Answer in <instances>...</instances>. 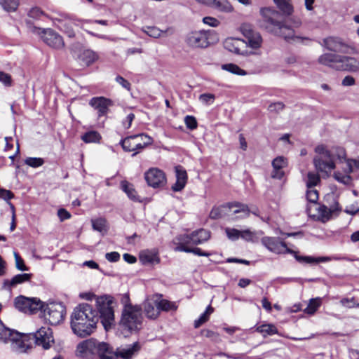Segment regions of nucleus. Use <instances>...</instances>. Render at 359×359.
<instances>
[{"mask_svg": "<svg viewBox=\"0 0 359 359\" xmlns=\"http://www.w3.org/2000/svg\"><path fill=\"white\" fill-rule=\"evenodd\" d=\"M98 313L88 304L77 306L71 316L73 332L80 337H86L93 333L100 318Z\"/></svg>", "mask_w": 359, "mask_h": 359, "instance_id": "nucleus-1", "label": "nucleus"}, {"mask_svg": "<svg viewBox=\"0 0 359 359\" xmlns=\"http://www.w3.org/2000/svg\"><path fill=\"white\" fill-rule=\"evenodd\" d=\"M262 17V26L269 32L283 36L285 39L295 37L294 29L281 18L280 13L270 7L260 9Z\"/></svg>", "mask_w": 359, "mask_h": 359, "instance_id": "nucleus-2", "label": "nucleus"}, {"mask_svg": "<svg viewBox=\"0 0 359 359\" xmlns=\"http://www.w3.org/2000/svg\"><path fill=\"white\" fill-rule=\"evenodd\" d=\"M143 317L142 308L138 305L123 309L118 330L125 337L137 332L142 327Z\"/></svg>", "mask_w": 359, "mask_h": 359, "instance_id": "nucleus-3", "label": "nucleus"}, {"mask_svg": "<svg viewBox=\"0 0 359 359\" xmlns=\"http://www.w3.org/2000/svg\"><path fill=\"white\" fill-rule=\"evenodd\" d=\"M82 297L88 300L95 298L96 306L97 311L100 314L101 323L107 331L111 329L115 322L114 308L116 303L114 301V298L109 295L95 297L92 293L82 294Z\"/></svg>", "mask_w": 359, "mask_h": 359, "instance_id": "nucleus-4", "label": "nucleus"}, {"mask_svg": "<svg viewBox=\"0 0 359 359\" xmlns=\"http://www.w3.org/2000/svg\"><path fill=\"white\" fill-rule=\"evenodd\" d=\"M315 152L316 154L313 160L314 167L322 177L327 178L336 168L334 155L322 144L315 148Z\"/></svg>", "mask_w": 359, "mask_h": 359, "instance_id": "nucleus-5", "label": "nucleus"}, {"mask_svg": "<svg viewBox=\"0 0 359 359\" xmlns=\"http://www.w3.org/2000/svg\"><path fill=\"white\" fill-rule=\"evenodd\" d=\"M331 197L333 202L330 205V208L320 204L307 205L306 212L308 215L323 223L330 220L332 214L340 211V207L336 197L334 195H332Z\"/></svg>", "mask_w": 359, "mask_h": 359, "instance_id": "nucleus-6", "label": "nucleus"}, {"mask_svg": "<svg viewBox=\"0 0 359 359\" xmlns=\"http://www.w3.org/2000/svg\"><path fill=\"white\" fill-rule=\"evenodd\" d=\"M240 31L245 38V39H243L244 48L248 47L252 50L248 51V55L257 54L263 43L260 33L253 29L252 26L248 23L242 24L240 27Z\"/></svg>", "mask_w": 359, "mask_h": 359, "instance_id": "nucleus-7", "label": "nucleus"}, {"mask_svg": "<svg viewBox=\"0 0 359 359\" xmlns=\"http://www.w3.org/2000/svg\"><path fill=\"white\" fill-rule=\"evenodd\" d=\"M46 321L50 325H58L64 320L66 314L65 306L60 302H48L40 309Z\"/></svg>", "mask_w": 359, "mask_h": 359, "instance_id": "nucleus-8", "label": "nucleus"}, {"mask_svg": "<svg viewBox=\"0 0 359 359\" xmlns=\"http://www.w3.org/2000/svg\"><path fill=\"white\" fill-rule=\"evenodd\" d=\"M152 142L151 137L142 133L126 137L121 142V144L124 151H134L133 156H135Z\"/></svg>", "mask_w": 359, "mask_h": 359, "instance_id": "nucleus-9", "label": "nucleus"}, {"mask_svg": "<svg viewBox=\"0 0 359 359\" xmlns=\"http://www.w3.org/2000/svg\"><path fill=\"white\" fill-rule=\"evenodd\" d=\"M11 349L18 354L26 353L32 349L31 335L15 331L9 341Z\"/></svg>", "mask_w": 359, "mask_h": 359, "instance_id": "nucleus-10", "label": "nucleus"}, {"mask_svg": "<svg viewBox=\"0 0 359 359\" xmlns=\"http://www.w3.org/2000/svg\"><path fill=\"white\" fill-rule=\"evenodd\" d=\"M15 308L25 313H34L44 306V302L36 297L19 296L15 299Z\"/></svg>", "mask_w": 359, "mask_h": 359, "instance_id": "nucleus-11", "label": "nucleus"}, {"mask_svg": "<svg viewBox=\"0 0 359 359\" xmlns=\"http://www.w3.org/2000/svg\"><path fill=\"white\" fill-rule=\"evenodd\" d=\"M29 335H31V340H34L35 345L41 346L44 350L49 349L55 342L53 331L48 327H41L36 332Z\"/></svg>", "mask_w": 359, "mask_h": 359, "instance_id": "nucleus-12", "label": "nucleus"}, {"mask_svg": "<svg viewBox=\"0 0 359 359\" xmlns=\"http://www.w3.org/2000/svg\"><path fill=\"white\" fill-rule=\"evenodd\" d=\"M55 24L57 27L67 34V35L72 38L75 36V33L72 28V25H79V23L88 22L87 20H79L72 18L65 13H59L57 17L54 18Z\"/></svg>", "mask_w": 359, "mask_h": 359, "instance_id": "nucleus-13", "label": "nucleus"}, {"mask_svg": "<svg viewBox=\"0 0 359 359\" xmlns=\"http://www.w3.org/2000/svg\"><path fill=\"white\" fill-rule=\"evenodd\" d=\"M97 339L90 338L79 343L75 355L81 359H93L96 357Z\"/></svg>", "mask_w": 359, "mask_h": 359, "instance_id": "nucleus-14", "label": "nucleus"}, {"mask_svg": "<svg viewBox=\"0 0 359 359\" xmlns=\"http://www.w3.org/2000/svg\"><path fill=\"white\" fill-rule=\"evenodd\" d=\"M223 208L227 209L225 211V218L231 221L248 217L250 214L248 206L240 203H229L223 205Z\"/></svg>", "mask_w": 359, "mask_h": 359, "instance_id": "nucleus-15", "label": "nucleus"}, {"mask_svg": "<svg viewBox=\"0 0 359 359\" xmlns=\"http://www.w3.org/2000/svg\"><path fill=\"white\" fill-rule=\"evenodd\" d=\"M210 237V232L201 229L192 232L190 235H180L175 238V242L183 243L184 244L198 245L207 241Z\"/></svg>", "mask_w": 359, "mask_h": 359, "instance_id": "nucleus-16", "label": "nucleus"}, {"mask_svg": "<svg viewBox=\"0 0 359 359\" xmlns=\"http://www.w3.org/2000/svg\"><path fill=\"white\" fill-rule=\"evenodd\" d=\"M186 43L193 48H206L208 44V34L204 30L192 31L187 34Z\"/></svg>", "mask_w": 359, "mask_h": 359, "instance_id": "nucleus-17", "label": "nucleus"}, {"mask_svg": "<svg viewBox=\"0 0 359 359\" xmlns=\"http://www.w3.org/2000/svg\"><path fill=\"white\" fill-rule=\"evenodd\" d=\"M262 245L269 251L276 254H294L295 252L287 247L285 242L280 241L278 238L263 237L261 240Z\"/></svg>", "mask_w": 359, "mask_h": 359, "instance_id": "nucleus-18", "label": "nucleus"}, {"mask_svg": "<svg viewBox=\"0 0 359 359\" xmlns=\"http://www.w3.org/2000/svg\"><path fill=\"white\" fill-rule=\"evenodd\" d=\"M144 179L149 187L160 188L166 184L164 172L157 168H151L144 173Z\"/></svg>", "mask_w": 359, "mask_h": 359, "instance_id": "nucleus-19", "label": "nucleus"}, {"mask_svg": "<svg viewBox=\"0 0 359 359\" xmlns=\"http://www.w3.org/2000/svg\"><path fill=\"white\" fill-rule=\"evenodd\" d=\"M159 294L148 296L143 303V309L146 316L152 320L156 319L160 315Z\"/></svg>", "mask_w": 359, "mask_h": 359, "instance_id": "nucleus-20", "label": "nucleus"}, {"mask_svg": "<svg viewBox=\"0 0 359 359\" xmlns=\"http://www.w3.org/2000/svg\"><path fill=\"white\" fill-rule=\"evenodd\" d=\"M41 33L43 41L49 46L55 49H61L65 46L62 37L53 29H43Z\"/></svg>", "mask_w": 359, "mask_h": 359, "instance_id": "nucleus-21", "label": "nucleus"}, {"mask_svg": "<svg viewBox=\"0 0 359 359\" xmlns=\"http://www.w3.org/2000/svg\"><path fill=\"white\" fill-rule=\"evenodd\" d=\"M224 47L228 51L241 55H248V50L244 49V41L239 38L229 37L224 43Z\"/></svg>", "mask_w": 359, "mask_h": 359, "instance_id": "nucleus-22", "label": "nucleus"}, {"mask_svg": "<svg viewBox=\"0 0 359 359\" xmlns=\"http://www.w3.org/2000/svg\"><path fill=\"white\" fill-rule=\"evenodd\" d=\"M90 105L97 111L98 116H105L109 108L112 105V101L104 97H93L90 100Z\"/></svg>", "mask_w": 359, "mask_h": 359, "instance_id": "nucleus-23", "label": "nucleus"}, {"mask_svg": "<svg viewBox=\"0 0 359 359\" xmlns=\"http://www.w3.org/2000/svg\"><path fill=\"white\" fill-rule=\"evenodd\" d=\"M139 259L142 264L149 266L158 264L161 261L158 252L156 249L142 250L140 252Z\"/></svg>", "mask_w": 359, "mask_h": 359, "instance_id": "nucleus-24", "label": "nucleus"}, {"mask_svg": "<svg viewBox=\"0 0 359 359\" xmlns=\"http://www.w3.org/2000/svg\"><path fill=\"white\" fill-rule=\"evenodd\" d=\"M96 356L100 359H116L113 347L109 344L97 340Z\"/></svg>", "mask_w": 359, "mask_h": 359, "instance_id": "nucleus-25", "label": "nucleus"}, {"mask_svg": "<svg viewBox=\"0 0 359 359\" xmlns=\"http://www.w3.org/2000/svg\"><path fill=\"white\" fill-rule=\"evenodd\" d=\"M140 346L138 342H135L133 344L117 348L115 351L116 359L118 358L123 359H131L133 356L140 351Z\"/></svg>", "mask_w": 359, "mask_h": 359, "instance_id": "nucleus-26", "label": "nucleus"}, {"mask_svg": "<svg viewBox=\"0 0 359 359\" xmlns=\"http://www.w3.org/2000/svg\"><path fill=\"white\" fill-rule=\"evenodd\" d=\"M339 65L337 66V70L348 72H357L359 70V61L351 57L341 56Z\"/></svg>", "mask_w": 359, "mask_h": 359, "instance_id": "nucleus-27", "label": "nucleus"}, {"mask_svg": "<svg viewBox=\"0 0 359 359\" xmlns=\"http://www.w3.org/2000/svg\"><path fill=\"white\" fill-rule=\"evenodd\" d=\"M287 165V161L283 156H278L272 161L273 172L271 177L275 179H281L284 175L283 169Z\"/></svg>", "mask_w": 359, "mask_h": 359, "instance_id": "nucleus-28", "label": "nucleus"}, {"mask_svg": "<svg viewBox=\"0 0 359 359\" xmlns=\"http://www.w3.org/2000/svg\"><path fill=\"white\" fill-rule=\"evenodd\" d=\"M324 46L333 52H346L347 46L343 41L337 37H327L323 40Z\"/></svg>", "mask_w": 359, "mask_h": 359, "instance_id": "nucleus-29", "label": "nucleus"}, {"mask_svg": "<svg viewBox=\"0 0 359 359\" xmlns=\"http://www.w3.org/2000/svg\"><path fill=\"white\" fill-rule=\"evenodd\" d=\"M341 55L333 53H325L318 57V62L323 65L337 69V66L339 65Z\"/></svg>", "mask_w": 359, "mask_h": 359, "instance_id": "nucleus-30", "label": "nucleus"}, {"mask_svg": "<svg viewBox=\"0 0 359 359\" xmlns=\"http://www.w3.org/2000/svg\"><path fill=\"white\" fill-rule=\"evenodd\" d=\"M176 182L172 185V189L175 191H180L184 189L187 182V174L185 170L181 166L175 168Z\"/></svg>", "mask_w": 359, "mask_h": 359, "instance_id": "nucleus-31", "label": "nucleus"}, {"mask_svg": "<svg viewBox=\"0 0 359 359\" xmlns=\"http://www.w3.org/2000/svg\"><path fill=\"white\" fill-rule=\"evenodd\" d=\"M331 151V154L334 155V160L335 161V158H337L340 161L343 160L345 161V167L343 168V170L345 172L350 173L353 171L352 168V161L349 159H346V151L343 148L337 147L333 149Z\"/></svg>", "mask_w": 359, "mask_h": 359, "instance_id": "nucleus-32", "label": "nucleus"}, {"mask_svg": "<svg viewBox=\"0 0 359 359\" xmlns=\"http://www.w3.org/2000/svg\"><path fill=\"white\" fill-rule=\"evenodd\" d=\"M177 246L175 248V251L177 252H185L189 253H193L198 256L208 257L210 253L203 252L201 248H190L189 244H184L183 243L175 242Z\"/></svg>", "mask_w": 359, "mask_h": 359, "instance_id": "nucleus-33", "label": "nucleus"}, {"mask_svg": "<svg viewBox=\"0 0 359 359\" xmlns=\"http://www.w3.org/2000/svg\"><path fill=\"white\" fill-rule=\"evenodd\" d=\"M210 6L222 12L231 13L233 8L227 0H210Z\"/></svg>", "mask_w": 359, "mask_h": 359, "instance_id": "nucleus-34", "label": "nucleus"}, {"mask_svg": "<svg viewBox=\"0 0 359 359\" xmlns=\"http://www.w3.org/2000/svg\"><path fill=\"white\" fill-rule=\"evenodd\" d=\"M122 190L127 194L128 197L133 201H140L134 186L127 181H122L121 183Z\"/></svg>", "mask_w": 359, "mask_h": 359, "instance_id": "nucleus-35", "label": "nucleus"}, {"mask_svg": "<svg viewBox=\"0 0 359 359\" xmlns=\"http://www.w3.org/2000/svg\"><path fill=\"white\" fill-rule=\"evenodd\" d=\"M256 331L260 333L264 337L278 334V330L276 327L270 323L262 324L257 326Z\"/></svg>", "mask_w": 359, "mask_h": 359, "instance_id": "nucleus-36", "label": "nucleus"}, {"mask_svg": "<svg viewBox=\"0 0 359 359\" xmlns=\"http://www.w3.org/2000/svg\"><path fill=\"white\" fill-rule=\"evenodd\" d=\"M32 275L29 273H22L18 274L13 277V278L9 280H6L4 281V286L7 287H13L18 284H21L24 282L29 281Z\"/></svg>", "mask_w": 359, "mask_h": 359, "instance_id": "nucleus-37", "label": "nucleus"}, {"mask_svg": "<svg viewBox=\"0 0 359 359\" xmlns=\"http://www.w3.org/2000/svg\"><path fill=\"white\" fill-rule=\"evenodd\" d=\"M159 308H160V312L161 311H175L177 308L178 305L175 302H170L169 300L163 299L162 295L159 294Z\"/></svg>", "mask_w": 359, "mask_h": 359, "instance_id": "nucleus-38", "label": "nucleus"}, {"mask_svg": "<svg viewBox=\"0 0 359 359\" xmlns=\"http://www.w3.org/2000/svg\"><path fill=\"white\" fill-rule=\"evenodd\" d=\"M222 69L238 76H245L247 72L241 69L238 65L233 63L224 64L221 66Z\"/></svg>", "mask_w": 359, "mask_h": 359, "instance_id": "nucleus-39", "label": "nucleus"}, {"mask_svg": "<svg viewBox=\"0 0 359 359\" xmlns=\"http://www.w3.org/2000/svg\"><path fill=\"white\" fill-rule=\"evenodd\" d=\"M15 330H11L6 327L1 321H0V342L4 344H8L12 338L13 333Z\"/></svg>", "mask_w": 359, "mask_h": 359, "instance_id": "nucleus-40", "label": "nucleus"}, {"mask_svg": "<svg viewBox=\"0 0 359 359\" xmlns=\"http://www.w3.org/2000/svg\"><path fill=\"white\" fill-rule=\"evenodd\" d=\"M142 32H144L146 34L149 36L150 37H153L155 39L160 38L161 36H164L166 35L168 30H161L156 27H144L142 29Z\"/></svg>", "mask_w": 359, "mask_h": 359, "instance_id": "nucleus-41", "label": "nucleus"}, {"mask_svg": "<svg viewBox=\"0 0 359 359\" xmlns=\"http://www.w3.org/2000/svg\"><path fill=\"white\" fill-rule=\"evenodd\" d=\"M320 174L317 172H309L307 174L306 179L305 180L306 185L307 188H315L316 186L320 183Z\"/></svg>", "mask_w": 359, "mask_h": 359, "instance_id": "nucleus-42", "label": "nucleus"}, {"mask_svg": "<svg viewBox=\"0 0 359 359\" xmlns=\"http://www.w3.org/2000/svg\"><path fill=\"white\" fill-rule=\"evenodd\" d=\"M278 8L285 15H290L293 12V7L289 0H273Z\"/></svg>", "mask_w": 359, "mask_h": 359, "instance_id": "nucleus-43", "label": "nucleus"}, {"mask_svg": "<svg viewBox=\"0 0 359 359\" xmlns=\"http://www.w3.org/2000/svg\"><path fill=\"white\" fill-rule=\"evenodd\" d=\"M101 138L100 134L95 130L86 132L81 136V140L86 143H99Z\"/></svg>", "mask_w": 359, "mask_h": 359, "instance_id": "nucleus-44", "label": "nucleus"}, {"mask_svg": "<svg viewBox=\"0 0 359 359\" xmlns=\"http://www.w3.org/2000/svg\"><path fill=\"white\" fill-rule=\"evenodd\" d=\"M321 305V299L320 297L311 299L308 306L304 309L305 313L313 315Z\"/></svg>", "mask_w": 359, "mask_h": 359, "instance_id": "nucleus-45", "label": "nucleus"}, {"mask_svg": "<svg viewBox=\"0 0 359 359\" xmlns=\"http://www.w3.org/2000/svg\"><path fill=\"white\" fill-rule=\"evenodd\" d=\"M80 59L86 65L93 63L97 58L96 54L90 50H85L80 55Z\"/></svg>", "mask_w": 359, "mask_h": 359, "instance_id": "nucleus-46", "label": "nucleus"}, {"mask_svg": "<svg viewBox=\"0 0 359 359\" xmlns=\"http://www.w3.org/2000/svg\"><path fill=\"white\" fill-rule=\"evenodd\" d=\"M93 229L100 233L107 231V221L105 219L100 217L91 220Z\"/></svg>", "mask_w": 359, "mask_h": 359, "instance_id": "nucleus-47", "label": "nucleus"}, {"mask_svg": "<svg viewBox=\"0 0 359 359\" xmlns=\"http://www.w3.org/2000/svg\"><path fill=\"white\" fill-rule=\"evenodd\" d=\"M306 196L310 203L309 205L318 204V191L315 188H307Z\"/></svg>", "mask_w": 359, "mask_h": 359, "instance_id": "nucleus-48", "label": "nucleus"}, {"mask_svg": "<svg viewBox=\"0 0 359 359\" xmlns=\"http://www.w3.org/2000/svg\"><path fill=\"white\" fill-rule=\"evenodd\" d=\"M214 311V309L211 306H208L205 310V311L201 314L200 318L195 320L194 322V326L195 327H198L201 325H203L204 323L208 321L209 318V316Z\"/></svg>", "mask_w": 359, "mask_h": 359, "instance_id": "nucleus-49", "label": "nucleus"}, {"mask_svg": "<svg viewBox=\"0 0 359 359\" xmlns=\"http://www.w3.org/2000/svg\"><path fill=\"white\" fill-rule=\"evenodd\" d=\"M226 210H227L226 208H223V205L215 207L210 212V217L214 219L225 218Z\"/></svg>", "mask_w": 359, "mask_h": 359, "instance_id": "nucleus-50", "label": "nucleus"}, {"mask_svg": "<svg viewBox=\"0 0 359 359\" xmlns=\"http://www.w3.org/2000/svg\"><path fill=\"white\" fill-rule=\"evenodd\" d=\"M1 4L6 11H15L19 4L18 0H1Z\"/></svg>", "mask_w": 359, "mask_h": 359, "instance_id": "nucleus-51", "label": "nucleus"}, {"mask_svg": "<svg viewBox=\"0 0 359 359\" xmlns=\"http://www.w3.org/2000/svg\"><path fill=\"white\" fill-rule=\"evenodd\" d=\"M340 304L347 309L359 308V303L355 298H343L339 302Z\"/></svg>", "mask_w": 359, "mask_h": 359, "instance_id": "nucleus-52", "label": "nucleus"}, {"mask_svg": "<svg viewBox=\"0 0 359 359\" xmlns=\"http://www.w3.org/2000/svg\"><path fill=\"white\" fill-rule=\"evenodd\" d=\"M25 163L32 168H39L44 163L41 158L28 157L25 160Z\"/></svg>", "mask_w": 359, "mask_h": 359, "instance_id": "nucleus-53", "label": "nucleus"}, {"mask_svg": "<svg viewBox=\"0 0 359 359\" xmlns=\"http://www.w3.org/2000/svg\"><path fill=\"white\" fill-rule=\"evenodd\" d=\"M348 174V173L346 172L344 175L339 172H336L334 174V177L336 180L344 184H349L351 183V178Z\"/></svg>", "mask_w": 359, "mask_h": 359, "instance_id": "nucleus-54", "label": "nucleus"}, {"mask_svg": "<svg viewBox=\"0 0 359 359\" xmlns=\"http://www.w3.org/2000/svg\"><path fill=\"white\" fill-rule=\"evenodd\" d=\"M225 232L229 239L236 241L240 238L241 231L233 228H226Z\"/></svg>", "mask_w": 359, "mask_h": 359, "instance_id": "nucleus-55", "label": "nucleus"}, {"mask_svg": "<svg viewBox=\"0 0 359 359\" xmlns=\"http://www.w3.org/2000/svg\"><path fill=\"white\" fill-rule=\"evenodd\" d=\"M184 123L187 128L194 130L197 128L198 123L196 118L193 116L187 115L184 117Z\"/></svg>", "mask_w": 359, "mask_h": 359, "instance_id": "nucleus-56", "label": "nucleus"}, {"mask_svg": "<svg viewBox=\"0 0 359 359\" xmlns=\"http://www.w3.org/2000/svg\"><path fill=\"white\" fill-rule=\"evenodd\" d=\"M0 82L6 87H10L13 85L11 76L4 72H0Z\"/></svg>", "mask_w": 359, "mask_h": 359, "instance_id": "nucleus-57", "label": "nucleus"}, {"mask_svg": "<svg viewBox=\"0 0 359 359\" xmlns=\"http://www.w3.org/2000/svg\"><path fill=\"white\" fill-rule=\"evenodd\" d=\"M215 96L212 93H203L199 96V100L205 104H211L214 102Z\"/></svg>", "mask_w": 359, "mask_h": 359, "instance_id": "nucleus-58", "label": "nucleus"}, {"mask_svg": "<svg viewBox=\"0 0 359 359\" xmlns=\"http://www.w3.org/2000/svg\"><path fill=\"white\" fill-rule=\"evenodd\" d=\"M255 236L256 234L254 231H252L250 229H245L243 231H241L240 238L246 241L250 242L253 241V239L255 237Z\"/></svg>", "mask_w": 359, "mask_h": 359, "instance_id": "nucleus-59", "label": "nucleus"}, {"mask_svg": "<svg viewBox=\"0 0 359 359\" xmlns=\"http://www.w3.org/2000/svg\"><path fill=\"white\" fill-rule=\"evenodd\" d=\"M16 268L20 271H27L28 268L25 265L23 259L16 252H14Z\"/></svg>", "mask_w": 359, "mask_h": 359, "instance_id": "nucleus-60", "label": "nucleus"}, {"mask_svg": "<svg viewBox=\"0 0 359 359\" xmlns=\"http://www.w3.org/2000/svg\"><path fill=\"white\" fill-rule=\"evenodd\" d=\"M203 22L212 27H217L220 25L219 20L210 16L204 17L203 18Z\"/></svg>", "mask_w": 359, "mask_h": 359, "instance_id": "nucleus-61", "label": "nucleus"}, {"mask_svg": "<svg viewBox=\"0 0 359 359\" xmlns=\"http://www.w3.org/2000/svg\"><path fill=\"white\" fill-rule=\"evenodd\" d=\"M105 258L110 262H116L120 259V254L117 252H108Z\"/></svg>", "mask_w": 359, "mask_h": 359, "instance_id": "nucleus-62", "label": "nucleus"}, {"mask_svg": "<svg viewBox=\"0 0 359 359\" xmlns=\"http://www.w3.org/2000/svg\"><path fill=\"white\" fill-rule=\"evenodd\" d=\"M284 107V104L282 102H274L271 103L268 109L271 112H278L280 110H282Z\"/></svg>", "mask_w": 359, "mask_h": 359, "instance_id": "nucleus-63", "label": "nucleus"}, {"mask_svg": "<svg viewBox=\"0 0 359 359\" xmlns=\"http://www.w3.org/2000/svg\"><path fill=\"white\" fill-rule=\"evenodd\" d=\"M14 197L13 194L9 191L2 188H0V198L5 201H9Z\"/></svg>", "mask_w": 359, "mask_h": 359, "instance_id": "nucleus-64", "label": "nucleus"}]
</instances>
